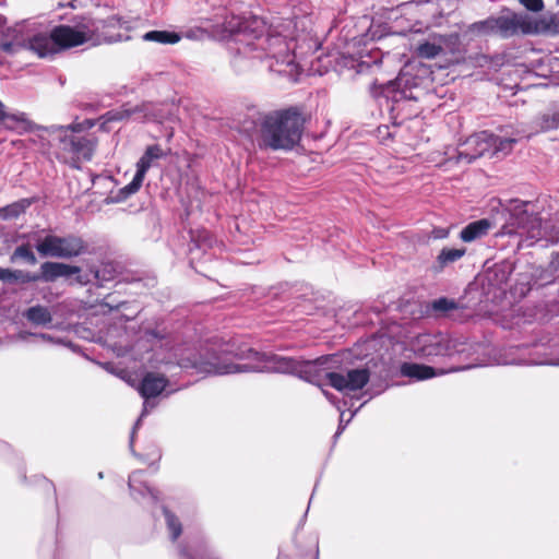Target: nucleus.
<instances>
[{"mask_svg": "<svg viewBox=\"0 0 559 559\" xmlns=\"http://www.w3.org/2000/svg\"><path fill=\"white\" fill-rule=\"evenodd\" d=\"M234 358L237 361L212 349L197 354L190 348H176L171 356L159 361L176 362L183 369H195L198 373L215 376L241 372L290 373L318 386L322 385V379L325 378L331 386L341 392L360 390L370 378L366 368L352 369L346 374L332 371L333 366L338 362L335 355L322 356L314 360H298L280 355L261 354L249 348L236 353Z\"/></svg>", "mask_w": 559, "mask_h": 559, "instance_id": "1", "label": "nucleus"}, {"mask_svg": "<svg viewBox=\"0 0 559 559\" xmlns=\"http://www.w3.org/2000/svg\"><path fill=\"white\" fill-rule=\"evenodd\" d=\"M23 27L24 25L16 24L13 28H8V36L11 39L0 45L3 51L16 53L26 49L33 51L39 58H46L80 46V36L76 33L75 25H59L53 27L49 34L37 33L32 36H25Z\"/></svg>", "mask_w": 559, "mask_h": 559, "instance_id": "2", "label": "nucleus"}, {"mask_svg": "<svg viewBox=\"0 0 559 559\" xmlns=\"http://www.w3.org/2000/svg\"><path fill=\"white\" fill-rule=\"evenodd\" d=\"M40 139L57 141L58 157L74 167L92 159L96 140L82 134L81 124L38 127Z\"/></svg>", "mask_w": 559, "mask_h": 559, "instance_id": "3", "label": "nucleus"}, {"mask_svg": "<svg viewBox=\"0 0 559 559\" xmlns=\"http://www.w3.org/2000/svg\"><path fill=\"white\" fill-rule=\"evenodd\" d=\"M304 119L296 109L273 111L261 121L263 145L273 150L292 148L301 136Z\"/></svg>", "mask_w": 559, "mask_h": 559, "instance_id": "4", "label": "nucleus"}, {"mask_svg": "<svg viewBox=\"0 0 559 559\" xmlns=\"http://www.w3.org/2000/svg\"><path fill=\"white\" fill-rule=\"evenodd\" d=\"M269 43V47L272 50L266 55L269 59V69L280 74L287 73L285 68L294 66V55L289 51L286 41L282 37L271 38H257L255 41L248 43L241 48H238L237 53L231 59V66L236 72L241 73L250 68L251 62L249 59H260L262 55L258 52V49H262L265 43Z\"/></svg>", "mask_w": 559, "mask_h": 559, "instance_id": "5", "label": "nucleus"}, {"mask_svg": "<svg viewBox=\"0 0 559 559\" xmlns=\"http://www.w3.org/2000/svg\"><path fill=\"white\" fill-rule=\"evenodd\" d=\"M136 24V20L111 15L104 20L83 17L75 24V28L80 36V45L91 43L96 46L130 40V32L135 28Z\"/></svg>", "mask_w": 559, "mask_h": 559, "instance_id": "6", "label": "nucleus"}, {"mask_svg": "<svg viewBox=\"0 0 559 559\" xmlns=\"http://www.w3.org/2000/svg\"><path fill=\"white\" fill-rule=\"evenodd\" d=\"M36 250L41 257L72 259L86 252V243L72 234L64 237L48 234L37 240Z\"/></svg>", "mask_w": 559, "mask_h": 559, "instance_id": "7", "label": "nucleus"}, {"mask_svg": "<svg viewBox=\"0 0 559 559\" xmlns=\"http://www.w3.org/2000/svg\"><path fill=\"white\" fill-rule=\"evenodd\" d=\"M528 202H516L511 212L510 224L503 226L502 234L511 235L516 233L510 226H516V229H522L527 234V237L533 241L540 239L544 236L542 219L527 211Z\"/></svg>", "mask_w": 559, "mask_h": 559, "instance_id": "8", "label": "nucleus"}, {"mask_svg": "<svg viewBox=\"0 0 559 559\" xmlns=\"http://www.w3.org/2000/svg\"><path fill=\"white\" fill-rule=\"evenodd\" d=\"M456 341L444 334H420L413 342V350L425 358L451 356L457 352Z\"/></svg>", "mask_w": 559, "mask_h": 559, "instance_id": "9", "label": "nucleus"}, {"mask_svg": "<svg viewBox=\"0 0 559 559\" xmlns=\"http://www.w3.org/2000/svg\"><path fill=\"white\" fill-rule=\"evenodd\" d=\"M168 384V380L165 376L157 374L154 372H147L140 385H139V392L141 396L144 399L143 403V409L141 413L140 418L136 420L132 433H131V440H130V448L133 451V442H134V435L135 430L139 428L141 420L144 416H146L155 406L156 403L153 401L154 397L158 396L162 392L166 390V386Z\"/></svg>", "mask_w": 559, "mask_h": 559, "instance_id": "10", "label": "nucleus"}, {"mask_svg": "<svg viewBox=\"0 0 559 559\" xmlns=\"http://www.w3.org/2000/svg\"><path fill=\"white\" fill-rule=\"evenodd\" d=\"M164 155V151L158 144L147 146L144 154L136 163V173L132 181L124 186L121 192L126 195H131L138 192L144 181L147 170L155 166L156 162L163 158Z\"/></svg>", "mask_w": 559, "mask_h": 559, "instance_id": "11", "label": "nucleus"}, {"mask_svg": "<svg viewBox=\"0 0 559 559\" xmlns=\"http://www.w3.org/2000/svg\"><path fill=\"white\" fill-rule=\"evenodd\" d=\"M491 133L483 131L469 136L461 144L457 152V162L472 163L476 158L490 153Z\"/></svg>", "mask_w": 559, "mask_h": 559, "instance_id": "12", "label": "nucleus"}, {"mask_svg": "<svg viewBox=\"0 0 559 559\" xmlns=\"http://www.w3.org/2000/svg\"><path fill=\"white\" fill-rule=\"evenodd\" d=\"M80 272L81 267L76 265L47 261L40 265V280L46 283H51L60 277H70L79 274Z\"/></svg>", "mask_w": 559, "mask_h": 559, "instance_id": "13", "label": "nucleus"}, {"mask_svg": "<svg viewBox=\"0 0 559 559\" xmlns=\"http://www.w3.org/2000/svg\"><path fill=\"white\" fill-rule=\"evenodd\" d=\"M129 488L131 490V495L136 498V495L141 497H145V495L150 496L153 502H158V491L154 488H151L144 483V473L142 471H135L129 476Z\"/></svg>", "mask_w": 559, "mask_h": 559, "instance_id": "14", "label": "nucleus"}, {"mask_svg": "<svg viewBox=\"0 0 559 559\" xmlns=\"http://www.w3.org/2000/svg\"><path fill=\"white\" fill-rule=\"evenodd\" d=\"M491 228V222L487 218L478 219L466 225L460 234L464 242H472L486 236Z\"/></svg>", "mask_w": 559, "mask_h": 559, "instance_id": "15", "label": "nucleus"}, {"mask_svg": "<svg viewBox=\"0 0 559 559\" xmlns=\"http://www.w3.org/2000/svg\"><path fill=\"white\" fill-rule=\"evenodd\" d=\"M443 371L437 372L432 367L414 364V362H404L401 366V374L407 378H412L415 380H427L436 377L437 374H442Z\"/></svg>", "mask_w": 559, "mask_h": 559, "instance_id": "16", "label": "nucleus"}, {"mask_svg": "<svg viewBox=\"0 0 559 559\" xmlns=\"http://www.w3.org/2000/svg\"><path fill=\"white\" fill-rule=\"evenodd\" d=\"M127 117H134L136 120L160 121L164 118L162 110L153 104H143L132 109L124 110Z\"/></svg>", "mask_w": 559, "mask_h": 559, "instance_id": "17", "label": "nucleus"}, {"mask_svg": "<svg viewBox=\"0 0 559 559\" xmlns=\"http://www.w3.org/2000/svg\"><path fill=\"white\" fill-rule=\"evenodd\" d=\"M24 317L35 325L46 326L52 321V314L50 310L41 305L29 307L24 312Z\"/></svg>", "mask_w": 559, "mask_h": 559, "instance_id": "18", "label": "nucleus"}, {"mask_svg": "<svg viewBox=\"0 0 559 559\" xmlns=\"http://www.w3.org/2000/svg\"><path fill=\"white\" fill-rule=\"evenodd\" d=\"M1 121H7V127L10 129H21L24 131L27 130H37L39 126H34L26 117L24 112H13L8 114L4 111V116L2 117Z\"/></svg>", "mask_w": 559, "mask_h": 559, "instance_id": "19", "label": "nucleus"}, {"mask_svg": "<svg viewBox=\"0 0 559 559\" xmlns=\"http://www.w3.org/2000/svg\"><path fill=\"white\" fill-rule=\"evenodd\" d=\"M520 25L518 16H499L493 17V32L499 33L503 37H508L516 33Z\"/></svg>", "mask_w": 559, "mask_h": 559, "instance_id": "20", "label": "nucleus"}, {"mask_svg": "<svg viewBox=\"0 0 559 559\" xmlns=\"http://www.w3.org/2000/svg\"><path fill=\"white\" fill-rule=\"evenodd\" d=\"M182 36L176 32L168 31H151L142 36L145 41H155L158 44H177Z\"/></svg>", "mask_w": 559, "mask_h": 559, "instance_id": "21", "label": "nucleus"}, {"mask_svg": "<svg viewBox=\"0 0 559 559\" xmlns=\"http://www.w3.org/2000/svg\"><path fill=\"white\" fill-rule=\"evenodd\" d=\"M466 252L465 248H443L437 257L439 269H443L460 260Z\"/></svg>", "mask_w": 559, "mask_h": 559, "instance_id": "22", "label": "nucleus"}, {"mask_svg": "<svg viewBox=\"0 0 559 559\" xmlns=\"http://www.w3.org/2000/svg\"><path fill=\"white\" fill-rule=\"evenodd\" d=\"M31 205L26 199L13 202L7 206L0 207V218L12 219L19 217Z\"/></svg>", "mask_w": 559, "mask_h": 559, "instance_id": "23", "label": "nucleus"}, {"mask_svg": "<svg viewBox=\"0 0 559 559\" xmlns=\"http://www.w3.org/2000/svg\"><path fill=\"white\" fill-rule=\"evenodd\" d=\"M491 139L493 143H490V153L491 155H496L501 153L502 155L509 154L513 145L516 143V139L514 138H501L495 134H491Z\"/></svg>", "mask_w": 559, "mask_h": 559, "instance_id": "24", "label": "nucleus"}, {"mask_svg": "<svg viewBox=\"0 0 559 559\" xmlns=\"http://www.w3.org/2000/svg\"><path fill=\"white\" fill-rule=\"evenodd\" d=\"M163 511H164V515H165L167 530L169 532V536L173 540H176L181 535V532H182L181 522L167 508H164Z\"/></svg>", "mask_w": 559, "mask_h": 559, "instance_id": "25", "label": "nucleus"}, {"mask_svg": "<svg viewBox=\"0 0 559 559\" xmlns=\"http://www.w3.org/2000/svg\"><path fill=\"white\" fill-rule=\"evenodd\" d=\"M17 259H23L29 264L37 263V258L28 245H21L15 248L11 255V261L14 262Z\"/></svg>", "mask_w": 559, "mask_h": 559, "instance_id": "26", "label": "nucleus"}, {"mask_svg": "<svg viewBox=\"0 0 559 559\" xmlns=\"http://www.w3.org/2000/svg\"><path fill=\"white\" fill-rule=\"evenodd\" d=\"M467 33L476 35L493 33V17L468 25Z\"/></svg>", "mask_w": 559, "mask_h": 559, "instance_id": "27", "label": "nucleus"}, {"mask_svg": "<svg viewBox=\"0 0 559 559\" xmlns=\"http://www.w3.org/2000/svg\"><path fill=\"white\" fill-rule=\"evenodd\" d=\"M192 240L193 247L190 248L191 253H193L195 249L205 250L206 248H211L213 243V238L206 230H202L197 237L192 236Z\"/></svg>", "mask_w": 559, "mask_h": 559, "instance_id": "28", "label": "nucleus"}, {"mask_svg": "<svg viewBox=\"0 0 559 559\" xmlns=\"http://www.w3.org/2000/svg\"><path fill=\"white\" fill-rule=\"evenodd\" d=\"M441 51L442 47L440 45L429 41L420 44L417 48L418 55L427 59H432L437 57Z\"/></svg>", "mask_w": 559, "mask_h": 559, "instance_id": "29", "label": "nucleus"}, {"mask_svg": "<svg viewBox=\"0 0 559 559\" xmlns=\"http://www.w3.org/2000/svg\"><path fill=\"white\" fill-rule=\"evenodd\" d=\"M559 126V116L558 115H543L538 119V129L537 131H547L550 129H555Z\"/></svg>", "mask_w": 559, "mask_h": 559, "instance_id": "30", "label": "nucleus"}, {"mask_svg": "<svg viewBox=\"0 0 559 559\" xmlns=\"http://www.w3.org/2000/svg\"><path fill=\"white\" fill-rule=\"evenodd\" d=\"M457 305L454 300L448 299L445 297H441L436 299L431 304V309L436 312H448L450 310L456 309Z\"/></svg>", "mask_w": 559, "mask_h": 559, "instance_id": "31", "label": "nucleus"}, {"mask_svg": "<svg viewBox=\"0 0 559 559\" xmlns=\"http://www.w3.org/2000/svg\"><path fill=\"white\" fill-rule=\"evenodd\" d=\"M498 364L502 365H522V364H534V365H552V366H559V358L550 359V360H542V361H524V360H516V359H501L498 361Z\"/></svg>", "mask_w": 559, "mask_h": 559, "instance_id": "32", "label": "nucleus"}, {"mask_svg": "<svg viewBox=\"0 0 559 559\" xmlns=\"http://www.w3.org/2000/svg\"><path fill=\"white\" fill-rule=\"evenodd\" d=\"M27 336H34V337H37V338L43 340L45 342H50V343H56V344H61L62 343L60 340H56L53 336H51L49 334H46V333L33 334V333H28V332H21L19 334V338L22 340V341H26Z\"/></svg>", "mask_w": 559, "mask_h": 559, "instance_id": "33", "label": "nucleus"}, {"mask_svg": "<svg viewBox=\"0 0 559 559\" xmlns=\"http://www.w3.org/2000/svg\"><path fill=\"white\" fill-rule=\"evenodd\" d=\"M38 281H41L40 273L36 274V273H29V272H24L22 270H17V282L33 283V282H38Z\"/></svg>", "mask_w": 559, "mask_h": 559, "instance_id": "34", "label": "nucleus"}, {"mask_svg": "<svg viewBox=\"0 0 559 559\" xmlns=\"http://www.w3.org/2000/svg\"><path fill=\"white\" fill-rule=\"evenodd\" d=\"M520 2L532 12H540L544 9L543 0H520Z\"/></svg>", "mask_w": 559, "mask_h": 559, "instance_id": "35", "label": "nucleus"}, {"mask_svg": "<svg viewBox=\"0 0 559 559\" xmlns=\"http://www.w3.org/2000/svg\"><path fill=\"white\" fill-rule=\"evenodd\" d=\"M0 281H2V282L17 281V270L0 267Z\"/></svg>", "mask_w": 559, "mask_h": 559, "instance_id": "36", "label": "nucleus"}, {"mask_svg": "<svg viewBox=\"0 0 559 559\" xmlns=\"http://www.w3.org/2000/svg\"><path fill=\"white\" fill-rule=\"evenodd\" d=\"M356 412L352 413L349 418L346 420L344 419V412L341 413V416H340V426H338V429L335 433V437H338L342 431L345 429V427L347 426V424L352 420V418L355 416Z\"/></svg>", "mask_w": 559, "mask_h": 559, "instance_id": "37", "label": "nucleus"}, {"mask_svg": "<svg viewBox=\"0 0 559 559\" xmlns=\"http://www.w3.org/2000/svg\"><path fill=\"white\" fill-rule=\"evenodd\" d=\"M205 32L201 28L189 29L185 33V37L190 39H200L204 36Z\"/></svg>", "mask_w": 559, "mask_h": 559, "instance_id": "38", "label": "nucleus"}, {"mask_svg": "<svg viewBox=\"0 0 559 559\" xmlns=\"http://www.w3.org/2000/svg\"><path fill=\"white\" fill-rule=\"evenodd\" d=\"M448 235H449V230L443 229V228H438V229L433 230V237L438 238V239L445 238V237H448Z\"/></svg>", "mask_w": 559, "mask_h": 559, "instance_id": "39", "label": "nucleus"}, {"mask_svg": "<svg viewBox=\"0 0 559 559\" xmlns=\"http://www.w3.org/2000/svg\"><path fill=\"white\" fill-rule=\"evenodd\" d=\"M180 557H181L182 559H192V558H191V556H190V554H189L186 549H183V548H182V549H180Z\"/></svg>", "mask_w": 559, "mask_h": 559, "instance_id": "40", "label": "nucleus"}, {"mask_svg": "<svg viewBox=\"0 0 559 559\" xmlns=\"http://www.w3.org/2000/svg\"><path fill=\"white\" fill-rule=\"evenodd\" d=\"M323 394L325 395V397L332 403V404H335V401H334V396L332 394H330L328 391L325 390H322Z\"/></svg>", "mask_w": 559, "mask_h": 559, "instance_id": "41", "label": "nucleus"}, {"mask_svg": "<svg viewBox=\"0 0 559 559\" xmlns=\"http://www.w3.org/2000/svg\"><path fill=\"white\" fill-rule=\"evenodd\" d=\"M224 29L227 31V32H234L235 31V26H233V25L224 26Z\"/></svg>", "mask_w": 559, "mask_h": 559, "instance_id": "42", "label": "nucleus"}, {"mask_svg": "<svg viewBox=\"0 0 559 559\" xmlns=\"http://www.w3.org/2000/svg\"><path fill=\"white\" fill-rule=\"evenodd\" d=\"M5 24V19L0 15V28L3 27Z\"/></svg>", "mask_w": 559, "mask_h": 559, "instance_id": "43", "label": "nucleus"}]
</instances>
